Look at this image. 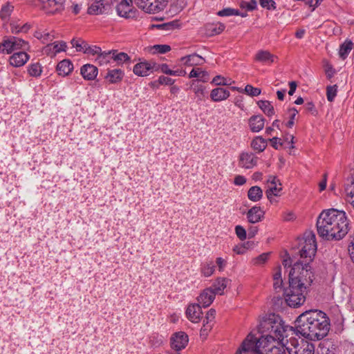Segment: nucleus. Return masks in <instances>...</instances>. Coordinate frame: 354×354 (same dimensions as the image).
Returning <instances> with one entry per match:
<instances>
[{"mask_svg": "<svg viewBox=\"0 0 354 354\" xmlns=\"http://www.w3.org/2000/svg\"><path fill=\"white\" fill-rule=\"evenodd\" d=\"M318 235L326 241H339L349 231V222L344 211L337 209L323 210L317 219Z\"/></svg>", "mask_w": 354, "mask_h": 354, "instance_id": "nucleus-1", "label": "nucleus"}, {"mask_svg": "<svg viewBox=\"0 0 354 354\" xmlns=\"http://www.w3.org/2000/svg\"><path fill=\"white\" fill-rule=\"evenodd\" d=\"M330 329V321L321 310H308L301 313L295 321L297 333L306 339L316 341L326 337Z\"/></svg>", "mask_w": 354, "mask_h": 354, "instance_id": "nucleus-2", "label": "nucleus"}, {"mask_svg": "<svg viewBox=\"0 0 354 354\" xmlns=\"http://www.w3.org/2000/svg\"><path fill=\"white\" fill-rule=\"evenodd\" d=\"M277 340V338L271 334L263 333L259 338L249 334L235 354H246L249 352L266 354Z\"/></svg>", "mask_w": 354, "mask_h": 354, "instance_id": "nucleus-3", "label": "nucleus"}, {"mask_svg": "<svg viewBox=\"0 0 354 354\" xmlns=\"http://www.w3.org/2000/svg\"><path fill=\"white\" fill-rule=\"evenodd\" d=\"M259 331L262 334H271L278 340H282L285 337H288L289 333H294L295 329L292 326L285 325L280 316L272 313L263 317L261 321Z\"/></svg>", "mask_w": 354, "mask_h": 354, "instance_id": "nucleus-4", "label": "nucleus"}, {"mask_svg": "<svg viewBox=\"0 0 354 354\" xmlns=\"http://www.w3.org/2000/svg\"><path fill=\"white\" fill-rule=\"evenodd\" d=\"M313 277L310 263L304 261L294 263L289 272V281H298V285L306 288L312 283Z\"/></svg>", "mask_w": 354, "mask_h": 354, "instance_id": "nucleus-5", "label": "nucleus"}, {"mask_svg": "<svg viewBox=\"0 0 354 354\" xmlns=\"http://www.w3.org/2000/svg\"><path fill=\"white\" fill-rule=\"evenodd\" d=\"M289 281V288L285 291V299L289 306L297 308L304 303L306 288L298 285V281Z\"/></svg>", "mask_w": 354, "mask_h": 354, "instance_id": "nucleus-6", "label": "nucleus"}, {"mask_svg": "<svg viewBox=\"0 0 354 354\" xmlns=\"http://www.w3.org/2000/svg\"><path fill=\"white\" fill-rule=\"evenodd\" d=\"M286 350L289 354H314V345L301 338L291 337L286 342Z\"/></svg>", "mask_w": 354, "mask_h": 354, "instance_id": "nucleus-7", "label": "nucleus"}, {"mask_svg": "<svg viewBox=\"0 0 354 354\" xmlns=\"http://www.w3.org/2000/svg\"><path fill=\"white\" fill-rule=\"evenodd\" d=\"M317 251V242L315 234L312 232H307L303 237L301 248L299 251L300 257L304 262L310 263Z\"/></svg>", "mask_w": 354, "mask_h": 354, "instance_id": "nucleus-8", "label": "nucleus"}, {"mask_svg": "<svg viewBox=\"0 0 354 354\" xmlns=\"http://www.w3.org/2000/svg\"><path fill=\"white\" fill-rule=\"evenodd\" d=\"M28 48L26 41L16 37H5L0 44V52L4 54H10L17 50H25Z\"/></svg>", "mask_w": 354, "mask_h": 354, "instance_id": "nucleus-9", "label": "nucleus"}, {"mask_svg": "<svg viewBox=\"0 0 354 354\" xmlns=\"http://www.w3.org/2000/svg\"><path fill=\"white\" fill-rule=\"evenodd\" d=\"M168 0H134V3L144 12L149 14L158 13L167 5Z\"/></svg>", "mask_w": 354, "mask_h": 354, "instance_id": "nucleus-10", "label": "nucleus"}, {"mask_svg": "<svg viewBox=\"0 0 354 354\" xmlns=\"http://www.w3.org/2000/svg\"><path fill=\"white\" fill-rule=\"evenodd\" d=\"M134 0H120L116 7V11L119 16L132 19L136 17L137 10L133 8Z\"/></svg>", "mask_w": 354, "mask_h": 354, "instance_id": "nucleus-11", "label": "nucleus"}, {"mask_svg": "<svg viewBox=\"0 0 354 354\" xmlns=\"http://www.w3.org/2000/svg\"><path fill=\"white\" fill-rule=\"evenodd\" d=\"M157 64L152 61H143L137 63L133 69V72L136 75L140 77H145L149 75L153 71H157Z\"/></svg>", "mask_w": 354, "mask_h": 354, "instance_id": "nucleus-12", "label": "nucleus"}, {"mask_svg": "<svg viewBox=\"0 0 354 354\" xmlns=\"http://www.w3.org/2000/svg\"><path fill=\"white\" fill-rule=\"evenodd\" d=\"M268 189L266 192L268 199L272 202L273 196H280V193L282 190V185L279 180L273 176H269L267 180Z\"/></svg>", "mask_w": 354, "mask_h": 354, "instance_id": "nucleus-13", "label": "nucleus"}, {"mask_svg": "<svg viewBox=\"0 0 354 354\" xmlns=\"http://www.w3.org/2000/svg\"><path fill=\"white\" fill-rule=\"evenodd\" d=\"M189 342L188 335L184 332H178L171 337V346L176 351H180L186 347Z\"/></svg>", "mask_w": 354, "mask_h": 354, "instance_id": "nucleus-14", "label": "nucleus"}, {"mask_svg": "<svg viewBox=\"0 0 354 354\" xmlns=\"http://www.w3.org/2000/svg\"><path fill=\"white\" fill-rule=\"evenodd\" d=\"M42 9L48 14L59 13L64 9L62 0H39Z\"/></svg>", "mask_w": 354, "mask_h": 354, "instance_id": "nucleus-15", "label": "nucleus"}, {"mask_svg": "<svg viewBox=\"0 0 354 354\" xmlns=\"http://www.w3.org/2000/svg\"><path fill=\"white\" fill-rule=\"evenodd\" d=\"M258 158L252 153L242 152L239 155V165L244 169H252L257 165Z\"/></svg>", "mask_w": 354, "mask_h": 354, "instance_id": "nucleus-16", "label": "nucleus"}, {"mask_svg": "<svg viewBox=\"0 0 354 354\" xmlns=\"http://www.w3.org/2000/svg\"><path fill=\"white\" fill-rule=\"evenodd\" d=\"M202 315L203 312L199 304H192L187 306L186 310V316L192 322H199L202 317Z\"/></svg>", "mask_w": 354, "mask_h": 354, "instance_id": "nucleus-17", "label": "nucleus"}, {"mask_svg": "<svg viewBox=\"0 0 354 354\" xmlns=\"http://www.w3.org/2000/svg\"><path fill=\"white\" fill-rule=\"evenodd\" d=\"M30 55L24 50L13 53L9 57V63L14 67H21L29 60Z\"/></svg>", "mask_w": 354, "mask_h": 354, "instance_id": "nucleus-18", "label": "nucleus"}, {"mask_svg": "<svg viewBox=\"0 0 354 354\" xmlns=\"http://www.w3.org/2000/svg\"><path fill=\"white\" fill-rule=\"evenodd\" d=\"M230 96V91L221 86L213 88L209 95L210 99L214 102L226 100Z\"/></svg>", "mask_w": 354, "mask_h": 354, "instance_id": "nucleus-19", "label": "nucleus"}, {"mask_svg": "<svg viewBox=\"0 0 354 354\" xmlns=\"http://www.w3.org/2000/svg\"><path fill=\"white\" fill-rule=\"evenodd\" d=\"M216 295L212 289L207 288L205 289L200 295L197 297V301L199 304L206 308L209 306L214 300Z\"/></svg>", "mask_w": 354, "mask_h": 354, "instance_id": "nucleus-20", "label": "nucleus"}, {"mask_svg": "<svg viewBox=\"0 0 354 354\" xmlns=\"http://www.w3.org/2000/svg\"><path fill=\"white\" fill-rule=\"evenodd\" d=\"M124 75V73L121 69H110L105 75L104 80L109 84H118L122 80Z\"/></svg>", "mask_w": 354, "mask_h": 354, "instance_id": "nucleus-21", "label": "nucleus"}, {"mask_svg": "<svg viewBox=\"0 0 354 354\" xmlns=\"http://www.w3.org/2000/svg\"><path fill=\"white\" fill-rule=\"evenodd\" d=\"M80 73L84 80H93L98 74V69L93 64H86L81 67Z\"/></svg>", "mask_w": 354, "mask_h": 354, "instance_id": "nucleus-22", "label": "nucleus"}, {"mask_svg": "<svg viewBox=\"0 0 354 354\" xmlns=\"http://www.w3.org/2000/svg\"><path fill=\"white\" fill-rule=\"evenodd\" d=\"M264 212L259 206H254L247 212V218L249 223H256L263 218Z\"/></svg>", "mask_w": 354, "mask_h": 354, "instance_id": "nucleus-23", "label": "nucleus"}, {"mask_svg": "<svg viewBox=\"0 0 354 354\" xmlns=\"http://www.w3.org/2000/svg\"><path fill=\"white\" fill-rule=\"evenodd\" d=\"M56 70L59 75L67 76L73 71V64L69 59H64L57 64Z\"/></svg>", "mask_w": 354, "mask_h": 354, "instance_id": "nucleus-24", "label": "nucleus"}, {"mask_svg": "<svg viewBox=\"0 0 354 354\" xmlns=\"http://www.w3.org/2000/svg\"><path fill=\"white\" fill-rule=\"evenodd\" d=\"M248 122L252 132H259L263 129L265 120L261 115H252L250 118Z\"/></svg>", "mask_w": 354, "mask_h": 354, "instance_id": "nucleus-25", "label": "nucleus"}, {"mask_svg": "<svg viewBox=\"0 0 354 354\" xmlns=\"http://www.w3.org/2000/svg\"><path fill=\"white\" fill-rule=\"evenodd\" d=\"M230 281V279L227 278H218L209 288L213 290L215 295H221L223 294L224 290L227 288Z\"/></svg>", "mask_w": 354, "mask_h": 354, "instance_id": "nucleus-26", "label": "nucleus"}, {"mask_svg": "<svg viewBox=\"0 0 354 354\" xmlns=\"http://www.w3.org/2000/svg\"><path fill=\"white\" fill-rule=\"evenodd\" d=\"M67 46L66 42L63 41H55L51 44H48L46 46V52L50 55H55L56 54L65 51Z\"/></svg>", "mask_w": 354, "mask_h": 354, "instance_id": "nucleus-27", "label": "nucleus"}, {"mask_svg": "<svg viewBox=\"0 0 354 354\" xmlns=\"http://www.w3.org/2000/svg\"><path fill=\"white\" fill-rule=\"evenodd\" d=\"M275 57L269 51L261 50L256 53L254 60L263 64H272L274 62Z\"/></svg>", "mask_w": 354, "mask_h": 354, "instance_id": "nucleus-28", "label": "nucleus"}, {"mask_svg": "<svg viewBox=\"0 0 354 354\" xmlns=\"http://www.w3.org/2000/svg\"><path fill=\"white\" fill-rule=\"evenodd\" d=\"M202 60V57L196 54L187 55L180 58L181 63L186 66L199 65Z\"/></svg>", "mask_w": 354, "mask_h": 354, "instance_id": "nucleus-29", "label": "nucleus"}, {"mask_svg": "<svg viewBox=\"0 0 354 354\" xmlns=\"http://www.w3.org/2000/svg\"><path fill=\"white\" fill-rule=\"evenodd\" d=\"M190 88L198 100L202 101L205 95V86L199 84L198 80H193Z\"/></svg>", "mask_w": 354, "mask_h": 354, "instance_id": "nucleus-30", "label": "nucleus"}, {"mask_svg": "<svg viewBox=\"0 0 354 354\" xmlns=\"http://www.w3.org/2000/svg\"><path fill=\"white\" fill-rule=\"evenodd\" d=\"M96 62L100 66H106L113 62L112 50L109 51L101 50L100 53L95 58Z\"/></svg>", "mask_w": 354, "mask_h": 354, "instance_id": "nucleus-31", "label": "nucleus"}, {"mask_svg": "<svg viewBox=\"0 0 354 354\" xmlns=\"http://www.w3.org/2000/svg\"><path fill=\"white\" fill-rule=\"evenodd\" d=\"M113 62H115L116 65H122L125 62L130 61V57L125 53L118 52V50H112Z\"/></svg>", "mask_w": 354, "mask_h": 354, "instance_id": "nucleus-32", "label": "nucleus"}, {"mask_svg": "<svg viewBox=\"0 0 354 354\" xmlns=\"http://www.w3.org/2000/svg\"><path fill=\"white\" fill-rule=\"evenodd\" d=\"M225 28V26L222 23L209 24L206 26L207 34L209 36L221 34Z\"/></svg>", "mask_w": 354, "mask_h": 354, "instance_id": "nucleus-33", "label": "nucleus"}, {"mask_svg": "<svg viewBox=\"0 0 354 354\" xmlns=\"http://www.w3.org/2000/svg\"><path fill=\"white\" fill-rule=\"evenodd\" d=\"M262 196L263 191L259 186H252L248 192V198L253 202L260 201L262 198Z\"/></svg>", "mask_w": 354, "mask_h": 354, "instance_id": "nucleus-34", "label": "nucleus"}, {"mask_svg": "<svg viewBox=\"0 0 354 354\" xmlns=\"http://www.w3.org/2000/svg\"><path fill=\"white\" fill-rule=\"evenodd\" d=\"M189 78L197 77L198 82H206L208 81V73L201 68H193L189 74Z\"/></svg>", "mask_w": 354, "mask_h": 354, "instance_id": "nucleus-35", "label": "nucleus"}, {"mask_svg": "<svg viewBox=\"0 0 354 354\" xmlns=\"http://www.w3.org/2000/svg\"><path fill=\"white\" fill-rule=\"evenodd\" d=\"M251 147L254 151L262 152L267 147V142L261 136H257L252 140Z\"/></svg>", "mask_w": 354, "mask_h": 354, "instance_id": "nucleus-36", "label": "nucleus"}, {"mask_svg": "<svg viewBox=\"0 0 354 354\" xmlns=\"http://www.w3.org/2000/svg\"><path fill=\"white\" fill-rule=\"evenodd\" d=\"M285 345L286 342H284V339L282 340H277L275 344L270 347L266 354H286Z\"/></svg>", "mask_w": 354, "mask_h": 354, "instance_id": "nucleus-37", "label": "nucleus"}, {"mask_svg": "<svg viewBox=\"0 0 354 354\" xmlns=\"http://www.w3.org/2000/svg\"><path fill=\"white\" fill-rule=\"evenodd\" d=\"M34 36L40 40L43 44L52 41L54 39V35L51 32H47L46 30H37L34 33Z\"/></svg>", "mask_w": 354, "mask_h": 354, "instance_id": "nucleus-38", "label": "nucleus"}, {"mask_svg": "<svg viewBox=\"0 0 354 354\" xmlns=\"http://www.w3.org/2000/svg\"><path fill=\"white\" fill-rule=\"evenodd\" d=\"M258 105L262 111L268 117H271L274 114V107L269 101L260 100L258 102Z\"/></svg>", "mask_w": 354, "mask_h": 354, "instance_id": "nucleus-39", "label": "nucleus"}, {"mask_svg": "<svg viewBox=\"0 0 354 354\" xmlns=\"http://www.w3.org/2000/svg\"><path fill=\"white\" fill-rule=\"evenodd\" d=\"M353 44L351 41H345L339 47V55L342 59H345L353 48Z\"/></svg>", "mask_w": 354, "mask_h": 354, "instance_id": "nucleus-40", "label": "nucleus"}, {"mask_svg": "<svg viewBox=\"0 0 354 354\" xmlns=\"http://www.w3.org/2000/svg\"><path fill=\"white\" fill-rule=\"evenodd\" d=\"M28 73L31 77H39L42 73V67L39 62L32 63L28 66Z\"/></svg>", "mask_w": 354, "mask_h": 354, "instance_id": "nucleus-41", "label": "nucleus"}, {"mask_svg": "<svg viewBox=\"0 0 354 354\" xmlns=\"http://www.w3.org/2000/svg\"><path fill=\"white\" fill-rule=\"evenodd\" d=\"M273 287L275 290H281L282 288L283 280L281 279V270L279 267L273 274Z\"/></svg>", "mask_w": 354, "mask_h": 354, "instance_id": "nucleus-42", "label": "nucleus"}, {"mask_svg": "<svg viewBox=\"0 0 354 354\" xmlns=\"http://www.w3.org/2000/svg\"><path fill=\"white\" fill-rule=\"evenodd\" d=\"M13 8L14 7L8 3L3 6L0 11L1 19L8 20L13 11Z\"/></svg>", "mask_w": 354, "mask_h": 354, "instance_id": "nucleus-43", "label": "nucleus"}, {"mask_svg": "<svg viewBox=\"0 0 354 354\" xmlns=\"http://www.w3.org/2000/svg\"><path fill=\"white\" fill-rule=\"evenodd\" d=\"M215 271L213 262L205 263L201 268V273L204 277H210Z\"/></svg>", "mask_w": 354, "mask_h": 354, "instance_id": "nucleus-44", "label": "nucleus"}, {"mask_svg": "<svg viewBox=\"0 0 354 354\" xmlns=\"http://www.w3.org/2000/svg\"><path fill=\"white\" fill-rule=\"evenodd\" d=\"M171 50V47L167 44H157L151 47V51L153 54H164Z\"/></svg>", "mask_w": 354, "mask_h": 354, "instance_id": "nucleus-45", "label": "nucleus"}, {"mask_svg": "<svg viewBox=\"0 0 354 354\" xmlns=\"http://www.w3.org/2000/svg\"><path fill=\"white\" fill-rule=\"evenodd\" d=\"M73 47L75 48L77 52L84 53L87 43L81 39H73L71 41Z\"/></svg>", "mask_w": 354, "mask_h": 354, "instance_id": "nucleus-46", "label": "nucleus"}, {"mask_svg": "<svg viewBox=\"0 0 354 354\" xmlns=\"http://www.w3.org/2000/svg\"><path fill=\"white\" fill-rule=\"evenodd\" d=\"M217 15L220 17H230L239 15V10L231 8H226L219 10Z\"/></svg>", "mask_w": 354, "mask_h": 354, "instance_id": "nucleus-47", "label": "nucleus"}, {"mask_svg": "<svg viewBox=\"0 0 354 354\" xmlns=\"http://www.w3.org/2000/svg\"><path fill=\"white\" fill-rule=\"evenodd\" d=\"M240 7L248 11H252L257 8V1L256 0H250V1H243L240 3Z\"/></svg>", "mask_w": 354, "mask_h": 354, "instance_id": "nucleus-48", "label": "nucleus"}, {"mask_svg": "<svg viewBox=\"0 0 354 354\" xmlns=\"http://www.w3.org/2000/svg\"><path fill=\"white\" fill-rule=\"evenodd\" d=\"M243 92H245V93L250 96L254 97L258 96L261 94V89L259 88L253 87L250 84H248L243 89Z\"/></svg>", "mask_w": 354, "mask_h": 354, "instance_id": "nucleus-49", "label": "nucleus"}, {"mask_svg": "<svg viewBox=\"0 0 354 354\" xmlns=\"http://www.w3.org/2000/svg\"><path fill=\"white\" fill-rule=\"evenodd\" d=\"M337 86H328L326 88L327 100L329 102H333L337 95Z\"/></svg>", "mask_w": 354, "mask_h": 354, "instance_id": "nucleus-50", "label": "nucleus"}, {"mask_svg": "<svg viewBox=\"0 0 354 354\" xmlns=\"http://www.w3.org/2000/svg\"><path fill=\"white\" fill-rule=\"evenodd\" d=\"M101 50V48L98 46H90L87 44L84 53L92 55H97V57L98 55L100 53Z\"/></svg>", "mask_w": 354, "mask_h": 354, "instance_id": "nucleus-51", "label": "nucleus"}, {"mask_svg": "<svg viewBox=\"0 0 354 354\" xmlns=\"http://www.w3.org/2000/svg\"><path fill=\"white\" fill-rule=\"evenodd\" d=\"M270 253H263L253 259L254 264L261 265L265 263L268 259Z\"/></svg>", "mask_w": 354, "mask_h": 354, "instance_id": "nucleus-52", "label": "nucleus"}, {"mask_svg": "<svg viewBox=\"0 0 354 354\" xmlns=\"http://www.w3.org/2000/svg\"><path fill=\"white\" fill-rule=\"evenodd\" d=\"M235 233L237 237L241 240L243 241L247 237L246 230L241 225H236L235 227Z\"/></svg>", "mask_w": 354, "mask_h": 354, "instance_id": "nucleus-53", "label": "nucleus"}, {"mask_svg": "<svg viewBox=\"0 0 354 354\" xmlns=\"http://www.w3.org/2000/svg\"><path fill=\"white\" fill-rule=\"evenodd\" d=\"M290 120L287 122L286 126L291 128L294 124V120L296 115L298 113V111L295 108H291L288 110Z\"/></svg>", "mask_w": 354, "mask_h": 354, "instance_id": "nucleus-54", "label": "nucleus"}, {"mask_svg": "<svg viewBox=\"0 0 354 354\" xmlns=\"http://www.w3.org/2000/svg\"><path fill=\"white\" fill-rule=\"evenodd\" d=\"M156 68H158V71H160L166 75H173L175 74V73H174V70H171L167 64H157Z\"/></svg>", "mask_w": 354, "mask_h": 354, "instance_id": "nucleus-55", "label": "nucleus"}, {"mask_svg": "<svg viewBox=\"0 0 354 354\" xmlns=\"http://www.w3.org/2000/svg\"><path fill=\"white\" fill-rule=\"evenodd\" d=\"M158 82L160 84H162V85H171V86L175 82V80L170 77L161 75L158 77Z\"/></svg>", "mask_w": 354, "mask_h": 354, "instance_id": "nucleus-56", "label": "nucleus"}, {"mask_svg": "<svg viewBox=\"0 0 354 354\" xmlns=\"http://www.w3.org/2000/svg\"><path fill=\"white\" fill-rule=\"evenodd\" d=\"M260 5L263 8H266L268 10L273 8L275 9V2L273 0H259Z\"/></svg>", "mask_w": 354, "mask_h": 354, "instance_id": "nucleus-57", "label": "nucleus"}, {"mask_svg": "<svg viewBox=\"0 0 354 354\" xmlns=\"http://www.w3.org/2000/svg\"><path fill=\"white\" fill-rule=\"evenodd\" d=\"M216 315V310L213 308L209 310L205 315L204 322L212 324Z\"/></svg>", "mask_w": 354, "mask_h": 354, "instance_id": "nucleus-58", "label": "nucleus"}, {"mask_svg": "<svg viewBox=\"0 0 354 354\" xmlns=\"http://www.w3.org/2000/svg\"><path fill=\"white\" fill-rule=\"evenodd\" d=\"M20 26L21 24L18 21H12L10 24V32L12 34H19L21 33Z\"/></svg>", "mask_w": 354, "mask_h": 354, "instance_id": "nucleus-59", "label": "nucleus"}, {"mask_svg": "<svg viewBox=\"0 0 354 354\" xmlns=\"http://www.w3.org/2000/svg\"><path fill=\"white\" fill-rule=\"evenodd\" d=\"M233 251L237 254H243L247 251V248L245 244L238 245L234 247Z\"/></svg>", "mask_w": 354, "mask_h": 354, "instance_id": "nucleus-60", "label": "nucleus"}, {"mask_svg": "<svg viewBox=\"0 0 354 354\" xmlns=\"http://www.w3.org/2000/svg\"><path fill=\"white\" fill-rule=\"evenodd\" d=\"M225 79V77L222 75H216L212 79V80L211 81V84L218 86H221V83L222 82H224Z\"/></svg>", "mask_w": 354, "mask_h": 354, "instance_id": "nucleus-61", "label": "nucleus"}, {"mask_svg": "<svg viewBox=\"0 0 354 354\" xmlns=\"http://www.w3.org/2000/svg\"><path fill=\"white\" fill-rule=\"evenodd\" d=\"M246 183V178L243 176L238 175L235 176L234 183L236 185H243Z\"/></svg>", "mask_w": 354, "mask_h": 354, "instance_id": "nucleus-62", "label": "nucleus"}, {"mask_svg": "<svg viewBox=\"0 0 354 354\" xmlns=\"http://www.w3.org/2000/svg\"><path fill=\"white\" fill-rule=\"evenodd\" d=\"M270 141L271 142L272 146L276 149H278L279 147L283 145V143L281 142V139L277 137L270 139Z\"/></svg>", "mask_w": 354, "mask_h": 354, "instance_id": "nucleus-63", "label": "nucleus"}, {"mask_svg": "<svg viewBox=\"0 0 354 354\" xmlns=\"http://www.w3.org/2000/svg\"><path fill=\"white\" fill-rule=\"evenodd\" d=\"M348 252L354 263V237L351 240L348 245Z\"/></svg>", "mask_w": 354, "mask_h": 354, "instance_id": "nucleus-64", "label": "nucleus"}]
</instances>
